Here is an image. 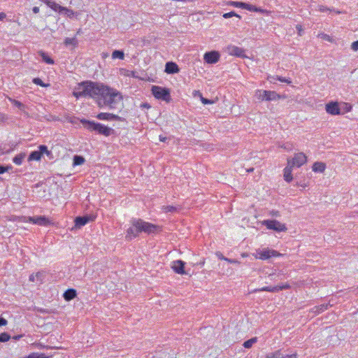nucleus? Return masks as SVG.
Returning <instances> with one entry per match:
<instances>
[{
	"label": "nucleus",
	"mask_w": 358,
	"mask_h": 358,
	"mask_svg": "<svg viewBox=\"0 0 358 358\" xmlns=\"http://www.w3.org/2000/svg\"><path fill=\"white\" fill-rule=\"evenodd\" d=\"M109 88V87L102 83L87 80L78 83L73 92V95L76 99L81 97L92 98L96 100L99 105V101L106 98L108 95Z\"/></svg>",
	"instance_id": "f257e3e1"
},
{
	"label": "nucleus",
	"mask_w": 358,
	"mask_h": 358,
	"mask_svg": "<svg viewBox=\"0 0 358 358\" xmlns=\"http://www.w3.org/2000/svg\"><path fill=\"white\" fill-rule=\"evenodd\" d=\"M131 227L127 230L126 239L131 241L136 238L141 232L148 234L156 233L159 230V227L147 222L141 219H133L131 221Z\"/></svg>",
	"instance_id": "f03ea898"
},
{
	"label": "nucleus",
	"mask_w": 358,
	"mask_h": 358,
	"mask_svg": "<svg viewBox=\"0 0 358 358\" xmlns=\"http://www.w3.org/2000/svg\"><path fill=\"white\" fill-rule=\"evenodd\" d=\"M80 122L88 131H94L105 136H109L115 132L113 129L106 127L99 122L87 120L85 119L80 120Z\"/></svg>",
	"instance_id": "7ed1b4c3"
},
{
	"label": "nucleus",
	"mask_w": 358,
	"mask_h": 358,
	"mask_svg": "<svg viewBox=\"0 0 358 358\" xmlns=\"http://www.w3.org/2000/svg\"><path fill=\"white\" fill-rule=\"evenodd\" d=\"M107 94L106 98L99 101V106L101 108L108 106L110 109L115 108L122 99L121 94L116 90L110 87Z\"/></svg>",
	"instance_id": "20e7f679"
},
{
	"label": "nucleus",
	"mask_w": 358,
	"mask_h": 358,
	"mask_svg": "<svg viewBox=\"0 0 358 358\" xmlns=\"http://www.w3.org/2000/svg\"><path fill=\"white\" fill-rule=\"evenodd\" d=\"M152 94L157 99L166 102H169L171 100L170 91L167 88L154 85L152 87Z\"/></svg>",
	"instance_id": "39448f33"
},
{
	"label": "nucleus",
	"mask_w": 358,
	"mask_h": 358,
	"mask_svg": "<svg viewBox=\"0 0 358 358\" xmlns=\"http://www.w3.org/2000/svg\"><path fill=\"white\" fill-rule=\"evenodd\" d=\"M255 97L260 101H274L280 99V96L275 91L257 90L255 92Z\"/></svg>",
	"instance_id": "423d86ee"
},
{
	"label": "nucleus",
	"mask_w": 358,
	"mask_h": 358,
	"mask_svg": "<svg viewBox=\"0 0 358 358\" xmlns=\"http://www.w3.org/2000/svg\"><path fill=\"white\" fill-rule=\"evenodd\" d=\"M262 224L267 229L275 231L277 232L286 231L287 228L285 224L280 222L276 220H266L262 222Z\"/></svg>",
	"instance_id": "0eeeda50"
},
{
	"label": "nucleus",
	"mask_w": 358,
	"mask_h": 358,
	"mask_svg": "<svg viewBox=\"0 0 358 358\" xmlns=\"http://www.w3.org/2000/svg\"><path fill=\"white\" fill-rule=\"evenodd\" d=\"M307 162V157L303 152L294 155L292 159H287V164L292 167H300Z\"/></svg>",
	"instance_id": "6e6552de"
},
{
	"label": "nucleus",
	"mask_w": 358,
	"mask_h": 358,
	"mask_svg": "<svg viewBox=\"0 0 358 358\" xmlns=\"http://www.w3.org/2000/svg\"><path fill=\"white\" fill-rule=\"evenodd\" d=\"M94 218L95 217L91 215H85L84 216L76 217L74 220L75 225L71 228V230L80 229L88 222L93 221Z\"/></svg>",
	"instance_id": "1a4fd4ad"
},
{
	"label": "nucleus",
	"mask_w": 358,
	"mask_h": 358,
	"mask_svg": "<svg viewBox=\"0 0 358 358\" xmlns=\"http://www.w3.org/2000/svg\"><path fill=\"white\" fill-rule=\"evenodd\" d=\"M257 257L262 260L268 259L273 257H280L282 255L279 252L265 248L262 250L257 251Z\"/></svg>",
	"instance_id": "9d476101"
},
{
	"label": "nucleus",
	"mask_w": 358,
	"mask_h": 358,
	"mask_svg": "<svg viewBox=\"0 0 358 358\" xmlns=\"http://www.w3.org/2000/svg\"><path fill=\"white\" fill-rule=\"evenodd\" d=\"M325 110L327 113L332 115H337L341 114L339 104L336 101H331L326 104Z\"/></svg>",
	"instance_id": "9b49d317"
},
{
	"label": "nucleus",
	"mask_w": 358,
	"mask_h": 358,
	"mask_svg": "<svg viewBox=\"0 0 358 358\" xmlns=\"http://www.w3.org/2000/svg\"><path fill=\"white\" fill-rule=\"evenodd\" d=\"M203 59L208 64H215L220 59V54L217 51L207 52L204 54Z\"/></svg>",
	"instance_id": "f8f14e48"
},
{
	"label": "nucleus",
	"mask_w": 358,
	"mask_h": 358,
	"mask_svg": "<svg viewBox=\"0 0 358 358\" xmlns=\"http://www.w3.org/2000/svg\"><path fill=\"white\" fill-rule=\"evenodd\" d=\"M44 3H45L48 7L56 12H59V13H63V12H69V8L66 7H63L55 1L51 0H41Z\"/></svg>",
	"instance_id": "ddd939ff"
},
{
	"label": "nucleus",
	"mask_w": 358,
	"mask_h": 358,
	"mask_svg": "<svg viewBox=\"0 0 358 358\" xmlns=\"http://www.w3.org/2000/svg\"><path fill=\"white\" fill-rule=\"evenodd\" d=\"M185 262L176 260L173 262L171 268L176 273L183 275L186 273L185 271Z\"/></svg>",
	"instance_id": "4468645a"
},
{
	"label": "nucleus",
	"mask_w": 358,
	"mask_h": 358,
	"mask_svg": "<svg viewBox=\"0 0 358 358\" xmlns=\"http://www.w3.org/2000/svg\"><path fill=\"white\" fill-rule=\"evenodd\" d=\"M227 50L229 55H234L238 57H245V50L235 45H229L227 48Z\"/></svg>",
	"instance_id": "2eb2a0df"
},
{
	"label": "nucleus",
	"mask_w": 358,
	"mask_h": 358,
	"mask_svg": "<svg viewBox=\"0 0 358 358\" xmlns=\"http://www.w3.org/2000/svg\"><path fill=\"white\" fill-rule=\"evenodd\" d=\"M96 117L99 120L109 121L119 120L120 119L118 115L108 113H100L96 115Z\"/></svg>",
	"instance_id": "dca6fc26"
},
{
	"label": "nucleus",
	"mask_w": 358,
	"mask_h": 358,
	"mask_svg": "<svg viewBox=\"0 0 358 358\" xmlns=\"http://www.w3.org/2000/svg\"><path fill=\"white\" fill-rule=\"evenodd\" d=\"M180 71L178 66L173 62H168L165 65V72L169 74L177 73Z\"/></svg>",
	"instance_id": "f3484780"
},
{
	"label": "nucleus",
	"mask_w": 358,
	"mask_h": 358,
	"mask_svg": "<svg viewBox=\"0 0 358 358\" xmlns=\"http://www.w3.org/2000/svg\"><path fill=\"white\" fill-rule=\"evenodd\" d=\"M29 221L40 226H46L50 222L45 216L30 217Z\"/></svg>",
	"instance_id": "a211bd4d"
},
{
	"label": "nucleus",
	"mask_w": 358,
	"mask_h": 358,
	"mask_svg": "<svg viewBox=\"0 0 358 358\" xmlns=\"http://www.w3.org/2000/svg\"><path fill=\"white\" fill-rule=\"evenodd\" d=\"M332 306V304L330 303V301L328 303L321 304L320 306H317L313 307L310 312L313 313L315 315H318L324 310H327L329 307Z\"/></svg>",
	"instance_id": "6ab92c4d"
},
{
	"label": "nucleus",
	"mask_w": 358,
	"mask_h": 358,
	"mask_svg": "<svg viewBox=\"0 0 358 358\" xmlns=\"http://www.w3.org/2000/svg\"><path fill=\"white\" fill-rule=\"evenodd\" d=\"M76 295L77 293L76 289H68L66 291L64 292L63 297L66 301H69L73 299L76 296Z\"/></svg>",
	"instance_id": "aec40b11"
},
{
	"label": "nucleus",
	"mask_w": 358,
	"mask_h": 358,
	"mask_svg": "<svg viewBox=\"0 0 358 358\" xmlns=\"http://www.w3.org/2000/svg\"><path fill=\"white\" fill-rule=\"evenodd\" d=\"M292 168L293 167L287 164V166L284 169V179L287 182H289L292 180Z\"/></svg>",
	"instance_id": "412c9836"
},
{
	"label": "nucleus",
	"mask_w": 358,
	"mask_h": 358,
	"mask_svg": "<svg viewBox=\"0 0 358 358\" xmlns=\"http://www.w3.org/2000/svg\"><path fill=\"white\" fill-rule=\"evenodd\" d=\"M313 171L317 173H323L326 169V165L323 162H316L313 165Z\"/></svg>",
	"instance_id": "4be33fe9"
},
{
	"label": "nucleus",
	"mask_w": 358,
	"mask_h": 358,
	"mask_svg": "<svg viewBox=\"0 0 358 358\" xmlns=\"http://www.w3.org/2000/svg\"><path fill=\"white\" fill-rule=\"evenodd\" d=\"M38 55L41 57L43 62L48 64H53L55 63L54 60L50 58L47 53L43 51H39Z\"/></svg>",
	"instance_id": "5701e85b"
},
{
	"label": "nucleus",
	"mask_w": 358,
	"mask_h": 358,
	"mask_svg": "<svg viewBox=\"0 0 358 358\" xmlns=\"http://www.w3.org/2000/svg\"><path fill=\"white\" fill-rule=\"evenodd\" d=\"M41 156L38 150H35V151H32L29 154L28 160L29 161H33V160L38 161L41 159Z\"/></svg>",
	"instance_id": "b1692460"
},
{
	"label": "nucleus",
	"mask_w": 358,
	"mask_h": 358,
	"mask_svg": "<svg viewBox=\"0 0 358 358\" xmlns=\"http://www.w3.org/2000/svg\"><path fill=\"white\" fill-rule=\"evenodd\" d=\"M262 291H266V292H278L280 291V289L278 288V285L273 286V287H264L261 289H256L255 292H262Z\"/></svg>",
	"instance_id": "393cba45"
},
{
	"label": "nucleus",
	"mask_w": 358,
	"mask_h": 358,
	"mask_svg": "<svg viewBox=\"0 0 358 358\" xmlns=\"http://www.w3.org/2000/svg\"><path fill=\"white\" fill-rule=\"evenodd\" d=\"M26 155L24 153H20L15 156L13 159V163L17 165H20L22 163L23 159H24Z\"/></svg>",
	"instance_id": "a878e982"
},
{
	"label": "nucleus",
	"mask_w": 358,
	"mask_h": 358,
	"mask_svg": "<svg viewBox=\"0 0 358 358\" xmlns=\"http://www.w3.org/2000/svg\"><path fill=\"white\" fill-rule=\"evenodd\" d=\"M112 58L113 59H124V54L122 50H115L112 53Z\"/></svg>",
	"instance_id": "bb28decb"
},
{
	"label": "nucleus",
	"mask_w": 358,
	"mask_h": 358,
	"mask_svg": "<svg viewBox=\"0 0 358 358\" xmlns=\"http://www.w3.org/2000/svg\"><path fill=\"white\" fill-rule=\"evenodd\" d=\"M85 158L83 156L80 155H75L73 157V166H78L84 164L85 162Z\"/></svg>",
	"instance_id": "cd10ccee"
},
{
	"label": "nucleus",
	"mask_w": 358,
	"mask_h": 358,
	"mask_svg": "<svg viewBox=\"0 0 358 358\" xmlns=\"http://www.w3.org/2000/svg\"><path fill=\"white\" fill-rule=\"evenodd\" d=\"M227 5L244 9L245 3L241 1H228Z\"/></svg>",
	"instance_id": "c85d7f7f"
},
{
	"label": "nucleus",
	"mask_w": 358,
	"mask_h": 358,
	"mask_svg": "<svg viewBox=\"0 0 358 358\" xmlns=\"http://www.w3.org/2000/svg\"><path fill=\"white\" fill-rule=\"evenodd\" d=\"M257 341V338L256 337L252 338L246 341H245L243 344L244 348H250L253 344H255Z\"/></svg>",
	"instance_id": "c756f323"
},
{
	"label": "nucleus",
	"mask_w": 358,
	"mask_h": 358,
	"mask_svg": "<svg viewBox=\"0 0 358 358\" xmlns=\"http://www.w3.org/2000/svg\"><path fill=\"white\" fill-rule=\"evenodd\" d=\"M64 44L68 46L70 45H72L73 46H76L78 44V41L76 38H66L64 40Z\"/></svg>",
	"instance_id": "7c9ffc66"
},
{
	"label": "nucleus",
	"mask_w": 358,
	"mask_h": 358,
	"mask_svg": "<svg viewBox=\"0 0 358 358\" xmlns=\"http://www.w3.org/2000/svg\"><path fill=\"white\" fill-rule=\"evenodd\" d=\"M38 152L41 155V156H42L43 154H46L47 155H49L51 154L50 151H49L48 150V147L45 145H41L38 146Z\"/></svg>",
	"instance_id": "2f4dec72"
},
{
	"label": "nucleus",
	"mask_w": 358,
	"mask_h": 358,
	"mask_svg": "<svg viewBox=\"0 0 358 358\" xmlns=\"http://www.w3.org/2000/svg\"><path fill=\"white\" fill-rule=\"evenodd\" d=\"M271 78L273 80H278V81H280V82H282V83H286L287 84H290L292 83L290 79H288V78H284V77H282V76H273V77H271Z\"/></svg>",
	"instance_id": "473e14b6"
},
{
	"label": "nucleus",
	"mask_w": 358,
	"mask_h": 358,
	"mask_svg": "<svg viewBox=\"0 0 358 358\" xmlns=\"http://www.w3.org/2000/svg\"><path fill=\"white\" fill-rule=\"evenodd\" d=\"M196 93L199 95L201 101L203 104H213L215 103V101L213 100L203 97L201 93L199 91H196Z\"/></svg>",
	"instance_id": "72a5a7b5"
},
{
	"label": "nucleus",
	"mask_w": 358,
	"mask_h": 358,
	"mask_svg": "<svg viewBox=\"0 0 358 358\" xmlns=\"http://www.w3.org/2000/svg\"><path fill=\"white\" fill-rule=\"evenodd\" d=\"M26 358H47V357L44 353L32 352Z\"/></svg>",
	"instance_id": "f704fd0d"
},
{
	"label": "nucleus",
	"mask_w": 358,
	"mask_h": 358,
	"mask_svg": "<svg viewBox=\"0 0 358 358\" xmlns=\"http://www.w3.org/2000/svg\"><path fill=\"white\" fill-rule=\"evenodd\" d=\"M10 339V336L6 333L3 332L0 334V342H6L8 341Z\"/></svg>",
	"instance_id": "c9c22d12"
},
{
	"label": "nucleus",
	"mask_w": 358,
	"mask_h": 358,
	"mask_svg": "<svg viewBox=\"0 0 358 358\" xmlns=\"http://www.w3.org/2000/svg\"><path fill=\"white\" fill-rule=\"evenodd\" d=\"M164 210L166 213H173L178 210V207L173 206H166L163 207Z\"/></svg>",
	"instance_id": "e433bc0d"
},
{
	"label": "nucleus",
	"mask_w": 358,
	"mask_h": 358,
	"mask_svg": "<svg viewBox=\"0 0 358 358\" xmlns=\"http://www.w3.org/2000/svg\"><path fill=\"white\" fill-rule=\"evenodd\" d=\"M238 17L239 19L241 17L239 15H238L237 13H236L234 11H231V12H229V13H224L222 17L225 19H227V18H229V17Z\"/></svg>",
	"instance_id": "4c0bfd02"
},
{
	"label": "nucleus",
	"mask_w": 358,
	"mask_h": 358,
	"mask_svg": "<svg viewBox=\"0 0 358 358\" xmlns=\"http://www.w3.org/2000/svg\"><path fill=\"white\" fill-rule=\"evenodd\" d=\"M33 83L36 85H40L41 87H47V86H49V84L46 85L45 84L42 80L39 78H35L33 79Z\"/></svg>",
	"instance_id": "58836bf2"
},
{
	"label": "nucleus",
	"mask_w": 358,
	"mask_h": 358,
	"mask_svg": "<svg viewBox=\"0 0 358 358\" xmlns=\"http://www.w3.org/2000/svg\"><path fill=\"white\" fill-rule=\"evenodd\" d=\"M244 9H246V10H248L249 11H251V12H255L256 10H257V7L254 6V5L245 3V6L244 7Z\"/></svg>",
	"instance_id": "ea45409f"
},
{
	"label": "nucleus",
	"mask_w": 358,
	"mask_h": 358,
	"mask_svg": "<svg viewBox=\"0 0 358 358\" xmlns=\"http://www.w3.org/2000/svg\"><path fill=\"white\" fill-rule=\"evenodd\" d=\"M271 356L273 358H282V354L281 352V350H276L275 352H271Z\"/></svg>",
	"instance_id": "a19ab883"
},
{
	"label": "nucleus",
	"mask_w": 358,
	"mask_h": 358,
	"mask_svg": "<svg viewBox=\"0 0 358 358\" xmlns=\"http://www.w3.org/2000/svg\"><path fill=\"white\" fill-rule=\"evenodd\" d=\"M12 169V166H3V165H0V174H3L5 172L8 171L9 169Z\"/></svg>",
	"instance_id": "79ce46f5"
},
{
	"label": "nucleus",
	"mask_w": 358,
	"mask_h": 358,
	"mask_svg": "<svg viewBox=\"0 0 358 358\" xmlns=\"http://www.w3.org/2000/svg\"><path fill=\"white\" fill-rule=\"evenodd\" d=\"M13 103L16 107H17L20 110H22L24 108V104L19 101L13 100Z\"/></svg>",
	"instance_id": "37998d69"
},
{
	"label": "nucleus",
	"mask_w": 358,
	"mask_h": 358,
	"mask_svg": "<svg viewBox=\"0 0 358 358\" xmlns=\"http://www.w3.org/2000/svg\"><path fill=\"white\" fill-rule=\"evenodd\" d=\"M280 147L286 150H291L292 149V144L290 143H286L280 145Z\"/></svg>",
	"instance_id": "c03bdc74"
},
{
	"label": "nucleus",
	"mask_w": 358,
	"mask_h": 358,
	"mask_svg": "<svg viewBox=\"0 0 358 358\" xmlns=\"http://www.w3.org/2000/svg\"><path fill=\"white\" fill-rule=\"evenodd\" d=\"M40 275H42V273H39V272L36 274H31L29 275V280L31 282H34L36 280V276H40Z\"/></svg>",
	"instance_id": "a18cd8bd"
},
{
	"label": "nucleus",
	"mask_w": 358,
	"mask_h": 358,
	"mask_svg": "<svg viewBox=\"0 0 358 358\" xmlns=\"http://www.w3.org/2000/svg\"><path fill=\"white\" fill-rule=\"evenodd\" d=\"M351 49L354 51H358V40L352 43Z\"/></svg>",
	"instance_id": "49530a36"
},
{
	"label": "nucleus",
	"mask_w": 358,
	"mask_h": 358,
	"mask_svg": "<svg viewBox=\"0 0 358 358\" xmlns=\"http://www.w3.org/2000/svg\"><path fill=\"white\" fill-rule=\"evenodd\" d=\"M7 324V320L5 318L0 316V327L6 326Z\"/></svg>",
	"instance_id": "de8ad7c7"
},
{
	"label": "nucleus",
	"mask_w": 358,
	"mask_h": 358,
	"mask_svg": "<svg viewBox=\"0 0 358 358\" xmlns=\"http://www.w3.org/2000/svg\"><path fill=\"white\" fill-rule=\"evenodd\" d=\"M63 13L66 14L69 17H72L75 15V13L71 9H69V12H63Z\"/></svg>",
	"instance_id": "09e8293b"
},
{
	"label": "nucleus",
	"mask_w": 358,
	"mask_h": 358,
	"mask_svg": "<svg viewBox=\"0 0 358 358\" xmlns=\"http://www.w3.org/2000/svg\"><path fill=\"white\" fill-rule=\"evenodd\" d=\"M289 287H290V285H289V284H287V283L284 284V285H281V286H280V285H278V288L280 289V290H282V289H289Z\"/></svg>",
	"instance_id": "8fccbe9b"
},
{
	"label": "nucleus",
	"mask_w": 358,
	"mask_h": 358,
	"mask_svg": "<svg viewBox=\"0 0 358 358\" xmlns=\"http://www.w3.org/2000/svg\"><path fill=\"white\" fill-rule=\"evenodd\" d=\"M282 358H297V354L296 353H294V354H292V355H283L282 356Z\"/></svg>",
	"instance_id": "3c124183"
},
{
	"label": "nucleus",
	"mask_w": 358,
	"mask_h": 358,
	"mask_svg": "<svg viewBox=\"0 0 358 358\" xmlns=\"http://www.w3.org/2000/svg\"><path fill=\"white\" fill-rule=\"evenodd\" d=\"M270 214L272 216H274V217H279L280 216V213L278 210H272V211H271Z\"/></svg>",
	"instance_id": "603ef678"
},
{
	"label": "nucleus",
	"mask_w": 358,
	"mask_h": 358,
	"mask_svg": "<svg viewBox=\"0 0 358 358\" xmlns=\"http://www.w3.org/2000/svg\"><path fill=\"white\" fill-rule=\"evenodd\" d=\"M7 118L4 114L0 113V123L3 122Z\"/></svg>",
	"instance_id": "864d4df0"
},
{
	"label": "nucleus",
	"mask_w": 358,
	"mask_h": 358,
	"mask_svg": "<svg viewBox=\"0 0 358 358\" xmlns=\"http://www.w3.org/2000/svg\"><path fill=\"white\" fill-rule=\"evenodd\" d=\"M224 260L229 262V263H238V262L236 259H231L229 258H223Z\"/></svg>",
	"instance_id": "5fc2aeb1"
},
{
	"label": "nucleus",
	"mask_w": 358,
	"mask_h": 358,
	"mask_svg": "<svg viewBox=\"0 0 358 358\" xmlns=\"http://www.w3.org/2000/svg\"><path fill=\"white\" fill-rule=\"evenodd\" d=\"M32 11H33L34 13L36 14V13H39V8L37 7V6H34L32 8Z\"/></svg>",
	"instance_id": "6e6d98bb"
},
{
	"label": "nucleus",
	"mask_w": 358,
	"mask_h": 358,
	"mask_svg": "<svg viewBox=\"0 0 358 358\" xmlns=\"http://www.w3.org/2000/svg\"><path fill=\"white\" fill-rule=\"evenodd\" d=\"M141 106L142 108H150V104H149V103H142Z\"/></svg>",
	"instance_id": "4d7b16f0"
},
{
	"label": "nucleus",
	"mask_w": 358,
	"mask_h": 358,
	"mask_svg": "<svg viewBox=\"0 0 358 358\" xmlns=\"http://www.w3.org/2000/svg\"><path fill=\"white\" fill-rule=\"evenodd\" d=\"M159 140L162 142H165L167 140V138L163 136H159Z\"/></svg>",
	"instance_id": "13d9d810"
},
{
	"label": "nucleus",
	"mask_w": 358,
	"mask_h": 358,
	"mask_svg": "<svg viewBox=\"0 0 358 358\" xmlns=\"http://www.w3.org/2000/svg\"><path fill=\"white\" fill-rule=\"evenodd\" d=\"M6 14L4 13H0V20H3L6 17Z\"/></svg>",
	"instance_id": "bf43d9fd"
},
{
	"label": "nucleus",
	"mask_w": 358,
	"mask_h": 358,
	"mask_svg": "<svg viewBox=\"0 0 358 358\" xmlns=\"http://www.w3.org/2000/svg\"><path fill=\"white\" fill-rule=\"evenodd\" d=\"M264 11H265V10H264V9H262V8H258V7H257V10H256L255 12H257V13H264Z\"/></svg>",
	"instance_id": "052dcab7"
},
{
	"label": "nucleus",
	"mask_w": 358,
	"mask_h": 358,
	"mask_svg": "<svg viewBox=\"0 0 358 358\" xmlns=\"http://www.w3.org/2000/svg\"><path fill=\"white\" fill-rule=\"evenodd\" d=\"M42 276H43V275H40V276H36V281H40V282H42V280H43V279H42Z\"/></svg>",
	"instance_id": "680f3d73"
},
{
	"label": "nucleus",
	"mask_w": 358,
	"mask_h": 358,
	"mask_svg": "<svg viewBox=\"0 0 358 358\" xmlns=\"http://www.w3.org/2000/svg\"><path fill=\"white\" fill-rule=\"evenodd\" d=\"M296 29H297V30L299 31V35H301V31H302L301 26H300V25H297V26H296Z\"/></svg>",
	"instance_id": "e2e57ef3"
},
{
	"label": "nucleus",
	"mask_w": 358,
	"mask_h": 358,
	"mask_svg": "<svg viewBox=\"0 0 358 358\" xmlns=\"http://www.w3.org/2000/svg\"><path fill=\"white\" fill-rule=\"evenodd\" d=\"M22 335H17V336H15L13 337V338H14L15 340H19V339H20V338H22Z\"/></svg>",
	"instance_id": "0e129e2a"
},
{
	"label": "nucleus",
	"mask_w": 358,
	"mask_h": 358,
	"mask_svg": "<svg viewBox=\"0 0 358 358\" xmlns=\"http://www.w3.org/2000/svg\"><path fill=\"white\" fill-rule=\"evenodd\" d=\"M264 358H273V357L271 356V352H269L265 356Z\"/></svg>",
	"instance_id": "69168bd1"
},
{
	"label": "nucleus",
	"mask_w": 358,
	"mask_h": 358,
	"mask_svg": "<svg viewBox=\"0 0 358 358\" xmlns=\"http://www.w3.org/2000/svg\"><path fill=\"white\" fill-rule=\"evenodd\" d=\"M346 106H348V105L346 104ZM350 110H351V106H347V110H346V111H350Z\"/></svg>",
	"instance_id": "338daca9"
},
{
	"label": "nucleus",
	"mask_w": 358,
	"mask_h": 358,
	"mask_svg": "<svg viewBox=\"0 0 358 358\" xmlns=\"http://www.w3.org/2000/svg\"><path fill=\"white\" fill-rule=\"evenodd\" d=\"M252 171H253V168H251V169L248 170V172H252Z\"/></svg>",
	"instance_id": "774afa93"
}]
</instances>
